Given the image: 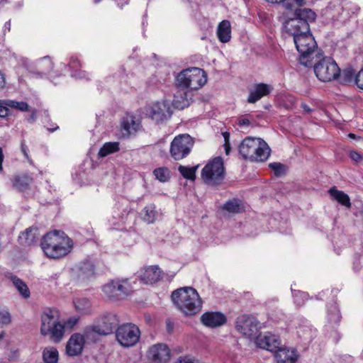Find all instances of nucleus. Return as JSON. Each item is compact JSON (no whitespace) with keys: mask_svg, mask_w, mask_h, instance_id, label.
Returning a JSON list of instances; mask_svg holds the SVG:
<instances>
[{"mask_svg":"<svg viewBox=\"0 0 363 363\" xmlns=\"http://www.w3.org/2000/svg\"><path fill=\"white\" fill-rule=\"evenodd\" d=\"M284 6L286 9H289V10H292L293 9V4H291V3H289V2H285L284 4Z\"/></svg>","mask_w":363,"mask_h":363,"instance_id":"obj_57","label":"nucleus"},{"mask_svg":"<svg viewBox=\"0 0 363 363\" xmlns=\"http://www.w3.org/2000/svg\"><path fill=\"white\" fill-rule=\"evenodd\" d=\"M4 335H5V333H0V340H1V339H3V337H4Z\"/></svg>","mask_w":363,"mask_h":363,"instance_id":"obj_62","label":"nucleus"},{"mask_svg":"<svg viewBox=\"0 0 363 363\" xmlns=\"http://www.w3.org/2000/svg\"><path fill=\"white\" fill-rule=\"evenodd\" d=\"M119 321L116 313L106 312L98 318L92 330L97 334L107 335L111 334L118 327Z\"/></svg>","mask_w":363,"mask_h":363,"instance_id":"obj_13","label":"nucleus"},{"mask_svg":"<svg viewBox=\"0 0 363 363\" xmlns=\"http://www.w3.org/2000/svg\"><path fill=\"white\" fill-rule=\"evenodd\" d=\"M201 178L206 184H220L225 178L223 158L216 157L207 163L201 171Z\"/></svg>","mask_w":363,"mask_h":363,"instance_id":"obj_7","label":"nucleus"},{"mask_svg":"<svg viewBox=\"0 0 363 363\" xmlns=\"http://www.w3.org/2000/svg\"><path fill=\"white\" fill-rule=\"evenodd\" d=\"M74 304L77 312L82 314H86L91 312V303L89 299L86 298L75 299Z\"/></svg>","mask_w":363,"mask_h":363,"instance_id":"obj_32","label":"nucleus"},{"mask_svg":"<svg viewBox=\"0 0 363 363\" xmlns=\"http://www.w3.org/2000/svg\"><path fill=\"white\" fill-rule=\"evenodd\" d=\"M38 236V229L30 227L19 235V241L21 245L30 246L37 241Z\"/></svg>","mask_w":363,"mask_h":363,"instance_id":"obj_26","label":"nucleus"},{"mask_svg":"<svg viewBox=\"0 0 363 363\" xmlns=\"http://www.w3.org/2000/svg\"><path fill=\"white\" fill-rule=\"evenodd\" d=\"M307 296V294L305 293V292H302V291H297L296 293L294 294V298H295V303L300 306L303 303V302L301 301H299L298 300V298L300 297L301 298V299H304L306 298Z\"/></svg>","mask_w":363,"mask_h":363,"instance_id":"obj_44","label":"nucleus"},{"mask_svg":"<svg viewBox=\"0 0 363 363\" xmlns=\"http://www.w3.org/2000/svg\"><path fill=\"white\" fill-rule=\"evenodd\" d=\"M313 62L314 72L317 78L322 82H330L336 79L340 75V68L337 63L330 57L316 58Z\"/></svg>","mask_w":363,"mask_h":363,"instance_id":"obj_8","label":"nucleus"},{"mask_svg":"<svg viewBox=\"0 0 363 363\" xmlns=\"http://www.w3.org/2000/svg\"><path fill=\"white\" fill-rule=\"evenodd\" d=\"M274 352L277 363H296L297 360V355L294 350L282 348L279 346V348Z\"/></svg>","mask_w":363,"mask_h":363,"instance_id":"obj_24","label":"nucleus"},{"mask_svg":"<svg viewBox=\"0 0 363 363\" xmlns=\"http://www.w3.org/2000/svg\"><path fill=\"white\" fill-rule=\"evenodd\" d=\"M157 216L156 206L154 204L147 205L140 213V217L143 220L148 224L153 223Z\"/></svg>","mask_w":363,"mask_h":363,"instance_id":"obj_29","label":"nucleus"},{"mask_svg":"<svg viewBox=\"0 0 363 363\" xmlns=\"http://www.w3.org/2000/svg\"><path fill=\"white\" fill-rule=\"evenodd\" d=\"M259 322L253 316L242 315L236 319L235 328L247 338H255L260 329Z\"/></svg>","mask_w":363,"mask_h":363,"instance_id":"obj_12","label":"nucleus"},{"mask_svg":"<svg viewBox=\"0 0 363 363\" xmlns=\"http://www.w3.org/2000/svg\"><path fill=\"white\" fill-rule=\"evenodd\" d=\"M272 90V87L270 85L264 83L257 84L254 89L250 91L247 102L254 104L263 96L269 95Z\"/></svg>","mask_w":363,"mask_h":363,"instance_id":"obj_21","label":"nucleus"},{"mask_svg":"<svg viewBox=\"0 0 363 363\" xmlns=\"http://www.w3.org/2000/svg\"><path fill=\"white\" fill-rule=\"evenodd\" d=\"M43 361L45 363H57L58 351L55 347H48L43 352Z\"/></svg>","mask_w":363,"mask_h":363,"instance_id":"obj_36","label":"nucleus"},{"mask_svg":"<svg viewBox=\"0 0 363 363\" xmlns=\"http://www.w3.org/2000/svg\"><path fill=\"white\" fill-rule=\"evenodd\" d=\"M239 152L245 160L264 162L269 157L271 149L262 138L248 136L240 143Z\"/></svg>","mask_w":363,"mask_h":363,"instance_id":"obj_4","label":"nucleus"},{"mask_svg":"<svg viewBox=\"0 0 363 363\" xmlns=\"http://www.w3.org/2000/svg\"><path fill=\"white\" fill-rule=\"evenodd\" d=\"M354 136H355V135H354V134H353V133H350V134H349V137H350V138H354Z\"/></svg>","mask_w":363,"mask_h":363,"instance_id":"obj_63","label":"nucleus"},{"mask_svg":"<svg viewBox=\"0 0 363 363\" xmlns=\"http://www.w3.org/2000/svg\"><path fill=\"white\" fill-rule=\"evenodd\" d=\"M6 84L5 74L0 71V91L5 88Z\"/></svg>","mask_w":363,"mask_h":363,"instance_id":"obj_49","label":"nucleus"},{"mask_svg":"<svg viewBox=\"0 0 363 363\" xmlns=\"http://www.w3.org/2000/svg\"><path fill=\"white\" fill-rule=\"evenodd\" d=\"M84 345V337L79 333L73 334L66 345V352L69 356H77L82 352Z\"/></svg>","mask_w":363,"mask_h":363,"instance_id":"obj_18","label":"nucleus"},{"mask_svg":"<svg viewBox=\"0 0 363 363\" xmlns=\"http://www.w3.org/2000/svg\"><path fill=\"white\" fill-rule=\"evenodd\" d=\"M166 111L167 108L164 104L157 103L147 109V114L152 120L155 121L156 123H160L167 119Z\"/></svg>","mask_w":363,"mask_h":363,"instance_id":"obj_22","label":"nucleus"},{"mask_svg":"<svg viewBox=\"0 0 363 363\" xmlns=\"http://www.w3.org/2000/svg\"><path fill=\"white\" fill-rule=\"evenodd\" d=\"M102 291L108 298L116 301L128 296L132 291V287L128 279H116L104 285Z\"/></svg>","mask_w":363,"mask_h":363,"instance_id":"obj_9","label":"nucleus"},{"mask_svg":"<svg viewBox=\"0 0 363 363\" xmlns=\"http://www.w3.org/2000/svg\"><path fill=\"white\" fill-rule=\"evenodd\" d=\"M21 151H22L23 154L24 155V156L26 157H28V152H27V146L23 142L21 143Z\"/></svg>","mask_w":363,"mask_h":363,"instance_id":"obj_52","label":"nucleus"},{"mask_svg":"<svg viewBox=\"0 0 363 363\" xmlns=\"http://www.w3.org/2000/svg\"><path fill=\"white\" fill-rule=\"evenodd\" d=\"M95 276V265L89 260L84 261L78 267V277L82 281L93 278Z\"/></svg>","mask_w":363,"mask_h":363,"instance_id":"obj_25","label":"nucleus"},{"mask_svg":"<svg viewBox=\"0 0 363 363\" xmlns=\"http://www.w3.org/2000/svg\"><path fill=\"white\" fill-rule=\"evenodd\" d=\"M148 357L154 363H166L170 358V350L164 344H156L150 348Z\"/></svg>","mask_w":363,"mask_h":363,"instance_id":"obj_14","label":"nucleus"},{"mask_svg":"<svg viewBox=\"0 0 363 363\" xmlns=\"http://www.w3.org/2000/svg\"><path fill=\"white\" fill-rule=\"evenodd\" d=\"M315 13L310 9H296L294 17L284 23L286 32L293 36L294 43L299 52V62L305 67H312L313 59L321 57L317 50V43L310 30L309 23L315 21Z\"/></svg>","mask_w":363,"mask_h":363,"instance_id":"obj_1","label":"nucleus"},{"mask_svg":"<svg viewBox=\"0 0 363 363\" xmlns=\"http://www.w3.org/2000/svg\"><path fill=\"white\" fill-rule=\"evenodd\" d=\"M11 322V315L8 311H0V327L9 324Z\"/></svg>","mask_w":363,"mask_h":363,"instance_id":"obj_41","label":"nucleus"},{"mask_svg":"<svg viewBox=\"0 0 363 363\" xmlns=\"http://www.w3.org/2000/svg\"><path fill=\"white\" fill-rule=\"evenodd\" d=\"M230 23L227 20L221 21L218 27L217 35L222 43H228L230 40Z\"/></svg>","mask_w":363,"mask_h":363,"instance_id":"obj_28","label":"nucleus"},{"mask_svg":"<svg viewBox=\"0 0 363 363\" xmlns=\"http://www.w3.org/2000/svg\"><path fill=\"white\" fill-rule=\"evenodd\" d=\"M223 135L225 140V143H230V133L228 132H224Z\"/></svg>","mask_w":363,"mask_h":363,"instance_id":"obj_56","label":"nucleus"},{"mask_svg":"<svg viewBox=\"0 0 363 363\" xmlns=\"http://www.w3.org/2000/svg\"><path fill=\"white\" fill-rule=\"evenodd\" d=\"M269 167L272 169L277 177L284 174L286 166L280 162H272L269 164Z\"/></svg>","mask_w":363,"mask_h":363,"instance_id":"obj_39","label":"nucleus"},{"mask_svg":"<svg viewBox=\"0 0 363 363\" xmlns=\"http://www.w3.org/2000/svg\"><path fill=\"white\" fill-rule=\"evenodd\" d=\"M294 2L298 6H302L305 4V0H294Z\"/></svg>","mask_w":363,"mask_h":363,"instance_id":"obj_59","label":"nucleus"},{"mask_svg":"<svg viewBox=\"0 0 363 363\" xmlns=\"http://www.w3.org/2000/svg\"><path fill=\"white\" fill-rule=\"evenodd\" d=\"M162 278V271L157 265L144 267L141 270L140 279L145 284H154Z\"/></svg>","mask_w":363,"mask_h":363,"instance_id":"obj_19","label":"nucleus"},{"mask_svg":"<svg viewBox=\"0 0 363 363\" xmlns=\"http://www.w3.org/2000/svg\"><path fill=\"white\" fill-rule=\"evenodd\" d=\"M166 325H167V330L169 333H171L172 332L173 329H174V325L173 323L169 320H167L166 321Z\"/></svg>","mask_w":363,"mask_h":363,"instance_id":"obj_51","label":"nucleus"},{"mask_svg":"<svg viewBox=\"0 0 363 363\" xmlns=\"http://www.w3.org/2000/svg\"><path fill=\"white\" fill-rule=\"evenodd\" d=\"M256 345L262 349L274 352L280 346L279 339L271 333L259 334L255 339Z\"/></svg>","mask_w":363,"mask_h":363,"instance_id":"obj_15","label":"nucleus"},{"mask_svg":"<svg viewBox=\"0 0 363 363\" xmlns=\"http://www.w3.org/2000/svg\"><path fill=\"white\" fill-rule=\"evenodd\" d=\"M40 333L43 336H50L55 342L62 339L65 325L60 322L59 312L55 308H45L41 314Z\"/></svg>","mask_w":363,"mask_h":363,"instance_id":"obj_5","label":"nucleus"},{"mask_svg":"<svg viewBox=\"0 0 363 363\" xmlns=\"http://www.w3.org/2000/svg\"><path fill=\"white\" fill-rule=\"evenodd\" d=\"M156 179L161 182H166L170 179V171L167 167H159L153 171Z\"/></svg>","mask_w":363,"mask_h":363,"instance_id":"obj_38","label":"nucleus"},{"mask_svg":"<svg viewBox=\"0 0 363 363\" xmlns=\"http://www.w3.org/2000/svg\"><path fill=\"white\" fill-rule=\"evenodd\" d=\"M75 77L84 78L86 76V73L84 72H79V73H75L73 74Z\"/></svg>","mask_w":363,"mask_h":363,"instance_id":"obj_54","label":"nucleus"},{"mask_svg":"<svg viewBox=\"0 0 363 363\" xmlns=\"http://www.w3.org/2000/svg\"><path fill=\"white\" fill-rule=\"evenodd\" d=\"M35 69L33 72L40 77H43L52 70L53 62L50 57H44L36 62Z\"/></svg>","mask_w":363,"mask_h":363,"instance_id":"obj_23","label":"nucleus"},{"mask_svg":"<svg viewBox=\"0 0 363 363\" xmlns=\"http://www.w3.org/2000/svg\"><path fill=\"white\" fill-rule=\"evenodd\" d=\"M238 121V124L240 126L249 125L250 124V120L244 117L239 118Z\"/></svg>","mask_w":363,"mask_h":363,"instance_id":"obj_48","label":"nucleus"},{"mask_svg":"<svg viewBox=\"0 0 363 363\" xmlns=\"http://www.w3.org/2000/svg\"><path fill=\"white\" fill-rule=\"evenodd\" d=\"M356 74H357L352 67H347L344 69L342 72H340L338 77L341 84H348L352 82L355 83Z\"/></svg>","mask_w":363,"mask_h":363,"instance_id":"obj_31","label":"nucleus"},{"mask_svg":"<svg viewBox=\"0 0 363 363\" xmlns=\"http://www.w3.org/2000/svg\"><path fill=\"white\" fill-rule=\"evenodd\" d=\"M177 84L187 89H199L207 82L205 72L198 67H191L181 72L177 77Z\"/></svg>","mask_w":363,"mask_h":363,"instance_id":"obj_6","label":"nucleus"},{"mask_svg":"<svg viewBox=\"0 0 363 363\" xmlns=\"http://www.w3.org/2000/svg\"><path fill=\"white\" fill-rule=\"evenodd\" d=\"M78 322V318H70L69 319L67 320V321L65 323V327H67V328H73L76 324Z\"/></svg>","mask_w":363,"mask_h":363,"instance_id":"obj_45","label":"nucleus"},{"mask_svg":"<svg viewBox=\"0 0 363 363\" xmlns=\"http://www.w3.org/2000/svg\"><path fill=\"white\" fill-rule=\"evenodd\" d=\"M226 320L225 315L220 312H206L201 316V322L208 328L221 326Z\"/></svg>","mask_w":363,"mask_h":363,"instance_id":"obj_17","label":"nucleus"},{"mask_svg":"<svg viewBox=\"0 0 363 363\" xmlns=\"http://www.w3.org/2000/svg\"><path fill=\"white\" fill-rule=\"evenodd\" d=\"M119 150V143L117 142L106 143L99 151V156L101 157L114 153Z\"/></svg>","mask_w":363,"mask_h":363,"instance_id":"obj_35","label":"nucleus"},{"mask_svg":"<svg viewBox=\"0 0 363 363\" xmlns=\"http://www.w3.org/2000/svg\"><path fill=\"white\" fill-rule=\"evenodd\" d=\"M172 299L186 315H196L202 308V301L196 290L192 287H184L174 291Z\"/></svg>","mask_w":363,"mask_h":363,"instance_id":"obj_3","label":"nucleus"},{"mask_svg":"<svg viewBox=\"0 0 363 363\" xmlns=\"http://www.w3.org/2000/svg\"><path fill=\"white\" fill-rule=\"evenodd\" d=\"M69 66L72 69H77L80 67V62L77 57H72L69 63Z\"/></svg>","mask_w":363,"mask_h":363,"instance_id":"obj_43","label":"nucleus"},{"mask_svg":"<svg viewBox=\"0 0 363 363\" xmlns=\"http://www.w3.org/2000/svg\"><path fill=\"white\" fill-rule=\"evenodd\" d=\"M223 208L229 213H239L242 211L241 201L237 199L229 200L223 205Z\"/></svg>","mask_w":363,"mask_h":363,"instance_id":"obj_37","label":"nucleus"},{"mask_svg":"<svg viewBox=\"0 0 363 363\" xmlns=\"http://www.w3.org/2000/svg\"><path fill=\"white\" fill-rule=\"evenodd\" d=\"M224 147H225V154L227 155H229V153L230 152V143H224Z\"/></svg>","mask_w":363,"mask_h":363,"instance_id":"obj_53","label":"nucleus"},{"mask_svg":"<svg viewBox=\"0 0 363 363\" xmlns=\"http://www.w3.org/2000/svg\"><path fill=\"white\" fill-rule=\"evenodd\" d=\"M140 121L133 114L127 113L123 117L121 127L123 134L130 135L135 134L140 128Z\"/></svg>","mask_w":363,"mask_h":363,"instance_id":"obj_20","label":"nucleus"},{"mask_svg":"<svg viewBox=\"0 0 363 363\" xmlns=\"http://www.w3.org/2000/svg\"><path fill=\"white\" fill-rule=\"evenodd\" d=\"M9 105L11 108H14L22 111H26L29 110L28 104L26 102L23 101L18 102L15 101H11Z\"/></svg>","mask_w":363,"mask_h":363,"instance_id":"obj_40","label":"nucleus"},{"mask_svg":"<svg viewBox=\"0 0 363 363\" xmlns=\"http://www.w3.org/2000/svg\"><path fill=\"white\" fill-rule=\"evenodd\" d=\"M4 160V155L3 152L2 147H0V173H2L4 172L3 169V162Z\"/></svg>","mask_w":363,"mask_h":363,"instance_id":"obj_50","label":"nucleus"},{"mask_svg":"<svg viewBox=\"0 0 363 363\" xmlns=\"http://www.w3.org/2000/svg\"><path fill=\"white\" fill-rule=\"evenodd\" d=\"M118 342L124 347L135 345L140 337L139 328L133 323H124L118 326L116 330Z\"/></svg>","mask_w":363,"mask_h":363,"instance_id":"obj_10","label":"nucleus"},{"mask_svg":"<svg viewBox=\"0 0 363 363\" xmlns=\"http://www.w3.org/2000/svg\"><path fill=\"white\" fill-rule=\"evenodd\" d=\"M269 3L271 4H279L283 3L284 0H267Z\"/></svg>","mask_w":363,"mask_h":363,"instance_id":"obj_60","label":"nucleus"},{"mask_svg":"<svg viewBox=\"0 0 363 363\" xmlns=\"http://www.w3.org/2000/svg\"><path fill=\"white\" fill-rule=\"evenodd\" d=\"M40 245L47 257L59 259L71 251L73 242L64 232L54 230L43 236Z\"/></svg>","mask_w":363,"mask_h":363,"instance_id":"obj_2","label":"nucleus"},{"mask_svg":"<svg viewBox=\"0 0 363 363\" xmlns=\"http://www.w3.org/2000/svg\"><path fill=\"white\" fill-rule=\"evenodd\" d=\"M59 128V127L57 125H56L55 127L54 128H48V131L52 133L54 132L55 130H57Z\"/></svg>","mask_w":363,"mask_h":363,"instance_id":"obj_61","label":"nucleus"},{"mask_svg":"<svg viewBox=\"0 0 363 363\" xmlns=\"http://www.w3.org/2000/svg\"><path fill=\"white\" fill-rule=\"evenodd\" d=\"M3 1H4V2H6V0H1V4Z\"/></svg>","mask_w":363,"mask_h":363,"instance_id":"obj_64","label":"nucleus"},{"mask_svg":"<svg viewBox=\"0 0 363 363\" xmlns=\"http://www.w3.org/2000/svg\"><path fill=\"white\" fill-rule=\"evenodd\" d=\"M350 157L356 162H359L362 160L361 155L355 151H351L350 152Z\"/></svg>","mask_w":363,"mask_h":363,"instance_id":"obj_46","label":"nucleus"},{"mask_svg":"<svg viewBox=\"0 0 363 363\" xmlns=\"http://www.w3.org/2000/svg\"><path fill=\"white\" fill-rule=\"evenodd\" d=\"M31 179L27 175L16 176L13 179V186L19 191L28 189Z\"/></svg>","mask_w":363,"mask_h":363,"instance_id":"obj_33","label":"nucleus"},{"mask_svg":"<svg viewBox=\"0 0 363 363\" xmlns=\"http://www.w3.org/2000/svg\"><path fill=\"white\" fill-rule=\"evenodd\" d=\"M10 29H11V21H9L6 22L4 24V31L5 30L9 31Z\"/></svg>","mask_w":363,"mask_h":363,"instance_id":"obj_58","label":"nucleus"},{"mask_svg":"<svg viewBox=\"0 0 363 363\" xmlns=\"http://www.w3.org/2000/svg\"><path fill=\"white\" fill-rule=\"evenodd\" d=\"M10 110L4 106L0 105V117L1 118H5L9 115Z\"/></svg>","mask_w":363,"mask_h":363,"instance_id":"obj_47","label":"nucleus"},{"mask_svg":"<svg viewBox=\"0 0 363 363\" xmlns=\"http://www.w3.org/2000/svg\"><path fill=\"white\" fill-rule=\"evenodd\" d=\"M328 193L333 199L347 208H350L351 203L349 196L342 191L337 190L335 186L330 188Z\"/></svg>","mask_w":363,"mask_h":363,"instance_id":"obj_27","label":"nucleus"},{"mask_svg":"<svg viewBox=\"0 0 363 363\" xmlns=\"http://www.w3.org/2000/svg\"><path fill=\"white\" fill-rule=\"evenodd\" d=\"M192 91L179 86L174 94L172 104L175 108L182 110L188 107L192 101Z\"/></svg>","mask_w":363,"mask_h":363,"instance_id":"obj_16","label":"nucleus"},{"mask_svg":"<svg viewBox=\"0 0 363 363\" xmlns=\"http://www.w3.org/2000/svg\"><path fill=\"white\" fill-rule=\"evenodd\" d=\"M198 168L199 165L189 167L180 164L178 167V170L184 179L190 181H194L196 179V172Z\"/></svg>","mask_w":363,"mask_h":363,"instance_id":"obj_34","label":"nucleus"},{"mask_svg":"<svg viewBox=\"0 0 363 363\" xmlns=\"http://www.w3.org/2000/svg\"><path fill=\"white\" fill-rule=\"evenodd\" d=\"M301 108L307 113H309L311 111V109L309 108V106L308 105L305 104H301Z\"/></svg>","mask_w":363,"mask_h":363,"instance_id":"obj_55","label":"nucleus"},{"mask_svg":"<svg viewBox=\"0 0 363 363\" xmlns=\"http://www.w3.org/2000/svg\"><path fill=\"white\" fill-rule=\"evenodd\" d=\"M11 280L13 286L23 298H28L30 296L29 289L23 280L16 276H11Z\"/></svg>","mask_w":363,"mask_h":363,"instance_id":"obj_30","label":"nucleus"},{"mask_svg":"<svg viewBox=\"0 0 363 363\" xmlns=\"http://www.w3.org/2000/svg\"><path fill=\"white\" fill-rule=\"evenodd\" d=\"M194 141L188 134L176 136L171 143L169 153L174 160L186 158L191 151Z\"/></svg>","mask_w":363,"mask_h":363,"instance_id":"obj_11","label":"nucleus"},{"mask_svg":"<svg viewBox=\"0 0 363 363\" xmlns=\"http://www.w3.org/2000/svg\"><path fill=\"white\" fill-rule=\"evenodd\" d=\"M355 84L359 89H363V67L355 76Z\"/></svg>","mask_w":363,"mask_h":363,"instance_id":"obj_42","label":"nucleus"}]
</instances>
